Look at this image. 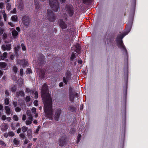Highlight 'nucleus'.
Listing matches in <instances>:
<instances>
[{"label": "nucleus", "mask_w": 148, "mask_h": 148, "mask_svg": "<svg viewBox=\"0 0 148 148\" xmlns=\"http://www.w3.org/2000/svg\"><path fill=\"white\" fill-rule=\"evenodd\" d=\"M41 96L44 105V111L47 117L51 119L53 111L52 107V101L48 90L47 86L45 84H44L41 88Z\"/></svg>", "instance_id": "f257e3e1"}, {"label": "nucleus", "mask_w": 148, "mask_h": 148, "mask_svg": "<svg viewBox=\"0 0 148 148\" xmlns=\"http://www.w3.org/2000/svg\"><path fill=\"white\" fill-rule=\"evenodd\" d=\"M131 25L127 27L126 29L125 32L121 35L118 36L116 40L117 46L118 47L123 51L124 55L126 56L127 58H128L127 51L125 46L123 45L122 39L130 32L131 29Z\"/></svg>", "instance_id": "f03ea898"}, {"label": "nucleus", "mask_w": 148, "mask_h": 148, "mask_svg": "<svg viewBox=\"0 0 148 148\" xmlns=\"http://www.w3.org/2000/svg\"><path fill=\"white\" fill-rule=\"evenodd\" d=\"M46 19L52 22H54L55 21L56 19L55 16L51 9H49L47 10V14Z\"/></svg>", "instance_id": "7ed1b4c3"}, {"label": "nucleus", "mask_w": 148, "mask_h": 148, "mask_svg": "<svg viewBox=\"0 0 148 148\" xmlns=\"http://www.w3.org/2000/svg\"><path fill=\"white\" fill-rule=\"evenodd\" d=\"M49 3L51 6L55 11H57L59 9L57 0H50Z\"/></svg>", "instance_id": "20e7f679"}, {"label": "nucleus", "mask_w": 148, "mask_h": 148, "mask_svg": "<svg viewBox=\"0 0 148 148\" xmlns=\"http://www.w3.org/2000/svg\"><path fill=\"white\" fill-rule=\"evenodd\" d=\"M30 112L29 110H27V115L29 116L28 117V119L26 121V124L27 125L30 124L32 123V121L33 117L31 115V114H29Z\"/></svg>", "instance_id": "39448f33"}, {"label": "nucleus", "mask_w": 148, "mask_h": 148, "mask_svg": "<svg viewBox=\"0 0 148 148\" xmlns=\"http://www.w3.org/2000/svg\"><path fill=\"white\" fill-rule=\"evenodd\" d=\"M23 23L26 26H28L29 23V19L27 16H24L23 18Z\"/></svg>", "instance_id": "423d86ee"}, {"label": "nucleus", "mask_w": 148, "mask_h": 148, "mask_svg": "<svg viewBox=\"0 0 148 148\" xmlns=\"http://www.w3.org/2000/svg\"><path fill=\"white\" fill-rule=\"evenodd\" d=\"M61 111V110L60 109H58L56 110L55 114L54 119L56 121H58Z\"/></svg>", "instance_id": "0eeeda50"}, {"label": "nucleus", "mask_w": 148, "mask_h": 148, "mask_svg": "<svg viewBox=\"0 0 148 148\" xmlns=\"http://www.w3.org/2000/svg\"><path fill=\"white\" fill-rule=\"evenodd\" d=\"M59 24L61 28L65 29L67 28V25L62 19H60L59 21Z\"/></svg>", "instance_id": "6e6552de"}, {"label": "nucleus", "mask_w": 148, "mask_h": 148, "mask_svg": "<svg viewBox=\"0 0 148 148\" xmlns=\"http://www.w3.org/2000/svg\"><path fill=\"white\" fill-rule=\"evenodd\" d=\"M17 63L18 64L22 65L23 67L25 66L28 64L27 62L25 60H18Z\"/></svg>", "instance_id": "1a4fd4ad"}, {"label": "nucleus", "mask_w": 148, "mask_h": 148, "mask_svg": "<svg viewBox=\"0 0 148 148\" xmlns=\"http://www.w3.org/2000/svg\"><path fill=\"white\" fill-rule=\"evenodd\" d=\"M11 45L9 44H7L6 45H3L1 46V49L4 51L5 50L9 51L11 49Z\"/></svg>", "instance_id": "9d476101"}, {"label": "nucleus", "mask_w": 148, "mask_h": 148, "mask_svg": "<svg viewBox=\"0 0 148 148\" xmlns=\"http://www.w3.org/2000/svg\"><path fill=\"white\" fill-rule=\"evenodd\" d=\"M66 10L70 16H72L73 14V10L71 6H66Z\"/></svg>", "instance_id": "9b49d317"}, {"label": "nucleus", "mask_w": 148, "mask_h": 148, "mask_svg": "<svg viewBox=\"0 0 148 148\" xmlns=\"http://www.w3.org/2000/svg\"><path fill=\"white\" fill-rule=\"evenodd\" d=\"M7 66V64L4 62H0V68L2 69L6 70V67Z\"/></svg>", "instance_id": "f8f14e48"}, {"label": "nucleus", "mask_w": 148, "mask_h": 148, "mask_svg": "<svg viewBox=\"0 0 148 148\" xmlns=\"http://www.w3.org/2000/svg\"><path fill=\"white\" fill-rule=\"evenodd\" d=\"M27 137L30 139L32 138V131L31 129H29L27 130Z\"/></svg>", "instance_id": "ddd939ff"}, {"label": "nucleus", "mask_w": 148, "mask_h": 148, "mask_svg": "<svg viewBox=\"0 0 148 148\" xmlns=\"http://www.w3.org/2000/svg\"><path fill=\"white\" fill-rule=\"evenodd\" d=\"M5 110L6 114H7L9 115L12 113V111L10 110L8 106H5Z\"/></svg>", "instance_id": "4468645a"}, {"label": "nucleus", "mask_w": 148, "mask_h": 148, "mask_svg": "<svg viewBox=\"0 0 148 148\" xmlns=\"http://www.w3.org/2000/svg\"><path fill=\"white\" fill-rule=\"evenodd\" d=\"M17 6H18V7L20 9H23V6L22 2L21 0H20L18 2Z\"/></svg>", "instance_id": "2eb2a0df"}, {"label": "nucleus", "mask_w": 148, "mask_h": 148, "mask_svg": "<svg viewBox=\"0 0 148 148\" xmlns=\"http://www.w3.org/2000/svg\"><path fill=\"white\" fill-rule=\"evenodd\" d=\"M14 145L15 146H18L20 145V141L17 138H15L13 140Z\"/></svg>", "instance_id": "dca6fc26"}, {"label": "nucleus", "mask_w": 148, "mask_h": 148, "mask_svg": "<svg viewBox=\"0 0 148 148\" xmlns=\"http://www.w3.org/2000/svg\"><path fill=\"white\" fill-rule=\"evenodd\" d=\"M77 95V94L75 93L70 92L69 97L70 100L71 101H73L74 98V95Z\"/></svg>", "instance_id": "f3484780"}, {"label": "nucleus", "mask_w": 148, "mask_h": 148, "mask_svg": "<svg viewBox=\"0 0 148 148\" xmlns=\"http://www.w3.org/2000/svg\"><path fill=\"white\" fill-rule=\"evenodd\" d=\"M7 54L6 52H4L3 53V54L1 55L0 57L1 59L2 60H4L7 58Z\"/></svg>", "instance_id": "a211bd4d"}, {"label": "nucleus", "mask_w": 148, "mask_h": 148, "mask_svg": "<svg viewBox=\"0 0 148 148\" xmlns=\"http://www.w3.org/2000/svg\"><path fill=\"white\" fill-rule=\"evenodd\" d=\"M66 74L67 75L66 78L65 79V78H64L63 81L64 83L65 84H66L67 83V79L70 75V72H69L68 73H66Z\"/></svg>", "instance_id": "6ab92c4d"}, {"label": "nucleus", "mask_w": 148, "mask_h": 148, "mask_svg": "<svg viewBox=\"0 0 148 148\" xmlns=\"http://www.w3.org/2000/svg\"><path fill=\"white\" fill-rule=\"evenodd\" d=\"M12 34L13 37L16 38L18 35V32L16 30L14 29L12 31Z\"/></svg>", "instance_id": "aec40b11"}, {"label": "nucleus", "mask_w": 148, "mask_h": 148, "mask_svg": "<svg viewBox=\"0 0 148 148\" xmlns=\"http://www.w3.org/2000/svg\"><path fill=\"white\" fill-rule=\"evenodd\" d=\"M11 19L13 21L17 22L18 21V18L16 16L14 15L11 17Z\"/></svg>", "instance_id": "412c9836"}, {"label": "nucleus", "mask_w": 148, "mask_h": 148, "mask_svg": "<svg viewBox=\"0 0 148 148\" xmlns=\"http://www.w3.org/2000/svg\"><path fill=\"white\" fill-rule=\"evenodd\" d=\"M38 73L40 75L41 77H43L44 76V72L42 70L39 69L38 71Z\"/></svg>", "instance_id": "4be33fe9"}, {"label": "nucleus", "mask_w": 148, "mask_h": 148, "mask_svg": "<svg viewBox=\"0 0 148 148\" xmlns=\"http://www.w3.org/2000/svg\"><path fill=\"white\" fill-rule=\"evenodd\" d=\"M8 128V126L6 124H4L2 126V129L3 130H7Z\"/></svg>", "instance_id": "5701e85b"}, {"label": "nucleus", "mask_w": 148, "mask_h": 148, "mask_svg": "<svg viewBox=\"0 0 148 148\" xmlns=\"http://www.w3.org/2000/svg\"><path fill=\"white\" fill-rule=\"evenodd\" d=\"M12 70L14 73H16L18 69L16 66H14L13 67Z\"/></svg>", "instance_id": "b1692460"}, {"label": "nucleus", "mask_w": 148, "mask_h": 148, "mask_svg": "<svg viewBox=\"0 0 148 148\" xmlns=\"http://www.w3.org/2000/svg\"><path fill=\"white\" fill-rule=\"evenodd\" d=\"M2 14L3 15V17L4 20L5 21H6L7 20V15L4 11L3 12Z\"/></svg>", "instance_id": "393cba45"}, {"label": "nucleus", "mask_w": 148, "mask_h": 148, "mask_svg": "<svg viewBox=\"0 0 148 148\" xmlns=\"http://www.w3.org/2000/svg\"><path fill=\"white\" fill-rule=\"evenodd\" d=\"M77 56V54H73L71 56V60H73L75 58H76Z\"/></svg>", "instance_id": "a878e982"}, {"label": "nucleus", "mask_w": 148, "mask_h": 148, "mask_svg": "<svg viewBox=\"0 0 148 148\" xmlns=\"http://www.w3.org/2000/svg\"><path fill=\"white\" fill-rule=\"evenodd\" d=\"M21 47L23 51H25L26 49V47L23 43L21 44Z\"/></svg>", "instance_id": "bb28decb"}, {"label": "nucleus", "mask_w": 148, "mask_h": 148, "mask_svg": "<svg viewBox=\"0 0 148 148\" xmlns=\"http://www.w3.org/2000/svg\"><path fill=\"white\" fill-rule=\"evenodd\" d=\"M20 45H18L16 47H15V53H16V51H18L20 49Z\"/></svg>", "instance_id": "cd10ccee"}, {"label": "nucleus", "mask_w": 148, "mask_h": 148, "mask_svg": "<svg viewBox=\"0 0 148 148\" xmlns=\"http://www.w3.org/2000/svg\"><path fill=\"white\" fill-rule=\"evenodd\" d=\"M22 130L23 132H25L27 130V127L26 126H23L22 127Z\"/></svg>", "instance_id": "c85d7f7f"}, {"label": "nucleus", "mask_w": 148, "mask_h": 148, "mask_svg": "<svg viewBox=\"0 0 148 148\" xmlns=\"http://www.w3.org/2000/svg\"><path fill=\"white\" fill-rule=\"evenodd\" d=\"M13 119L15 121H18V118L16 115H14L13 117Z\"/></svg>", "instance_id": "c756f323"}, {"label": "nucleus", "mask_w": 148, "mask_h": 148, "mask_svg": "<svg viewBox=\"0 0 148 148\" xmlns=\"http://www.w3.org/2000/svg\"><path fill=\"white\" fill-rule=\"evenodd\" d=\"M26 91L27 92H30V93H33L34 92L32 90H30V89L28 88H27L26 89Z\"/></svg>", "instance_id": "7c9ffc66"}, {"label": "nucleus", "mask_w": 148, "mask_h": 148, "mask_svg": "<svg viewBox=\"0 0 148 148\" xmlns=\"http://www.w3.org/2000/svg\"><path fill=\"white\" fill-rule=\"evenodd\" d=\"M35 8L37 9H38L40 8L39 4L38 3L35 2Z\"/></svg>", "instance_id": "2f4dec72"}, {"label": "nucleus", "mask_w": 148, "mask_h": 148, "mask_svg": "<svg viewBox=\"0 0 148 148\" xmlns=\"http://www.w3.org/2000/svg\"><path fill=\"white\" fill-rule=\"evenodd\" d=\"M17 94L18 95H20L22 96H23L24 95V92L23 91H21L20 92H19L18 93H17Z\"/></svg>", "instance_id": "473e14b6"}, {"label": "nucleus", "mask_w": 148, "mask_h": 148, "mask_svg": "<svg viewBox=\"0 0 148 148\" xmlns=\"http://www.w3.org/2000/svg\"><path fill=\"white\" fill-rule=\"evenodd\" d=\"M5 105H8L9 103V100L8 98H6L5 99Z\"/></svg>", "instance_id": "72a5a7b5"}, {"label": "nucleus", "mask_w": 148, "mask_h": 148, "mask_svg": "<svg viewBox=\"0 0 148 148\" xmlns=\"http://www.w3.org/2000/svg\"><path fill=\"white\" fill-rule=\"evenodd\" d=\"M9 136H14V134L13 132H9L8 133Z\"/></svg>", "instance_id": "f704fd0d"}, {"label": "nucleus", "mask_w": 148, "mask_h": 148, "mask_svg": "<svg viewBox=\"0 0 148 148\" xmlns=\"http://www.w3.org/2000/svg\"><path fill=\"white\" fill-rule=\"evenodd\" d=\"M4 7V3H0V8L2 9Z\"/></svg>", "instance_id": "c9c22d12"}, {"label": "nucleus", "mask_w": 148, "mask_h": 148, "mask_svg": "<svg viewBox=\"0 0 148 148\" xmlns=\"http://www.w3.org/2000/svg\"><path fill=\"white\" fill-rule=\"evenodd\" d=\"M1 119L3 120H5L6 119V116L5 115H3L1 117Z\"/></svg>", "instance_id": "e433bc0d"}, {"label": "nucleus", "mask_w": 148, "mask_h": 148, "mask_svg": "<svg viewBox=\"0 0 148 148\" xmlns=\"http://www.w3.org/2000/svg\"><path fill=\"white\" fill-rule=\"evenodd\" d=\"M68 108L69 110H71V111H73L75 110L74 108L73 107H71V106H69Z\"/></svg>", "instance_id": "4c0bfd02"}, {"label": "nucleus", "mask_w": 148, "mask_h": 148, "mask_svg": "<svg viewBox=\"0 0 148 148\" xmlns=\"http://www.w3.org/2000/svg\"><path fill=\"white\" fill-rule=\"evenodd\" d=\"M4 31V29L3 28L0 27V34H2Z\"/></svg>", "instance_id": "58836bf2"}, {"label": "nucleus", "mask_w": 148, "mask_h": 148, "mask_svg": "<svg viewBox=\"0 0 148 148\" xmlns=\"http://www.w3.org/2000/svg\"><path fill=\"white\" fill-rule=\"evenodd\" d=\"M16 87L15 86L12 87L11 88V91L12 92H14L16 91Z\"/></svg>", "instance_id": "ea45409f"}, {"label": "nucleus", "mask_w": 148, "mask_h": 148, "mask_svg": "<svg viewBox=\"0 0 148 148\" xmlns=\"http://www.w3.org/2000/svg\"><path fill=\"white\" fill-rule=\"evenodd\" d=\"M21 110V109L18 107L16 108L15 109V110L16 112H19Z\"/></svg>", "instance_id": "a19ab883"}, {"label": "nucleus", "mask_w": 148, "mask_h": 148, "mask_svg": "<svg viewBox=\"0 0 148 148\" xmlns=\"http://www.w3.org/2000/svg\"><path fill=\"white\" fill-rule=\"evenodd\" d=\"M32 112L35 113L36 112V108H33L32 109Z\"/></svg>", "instance_id": "79ce46f5"}, {"label": "nucleus", "mask_w": 148, "mask_h": 148, "mask_svg": "<svg viewBox=\"0 0 148 148\" xmlns=\"http://www.w3.org/2000/svg\"><path fill=\"white\" fill-rule=\"evenodd\" d=\"M34 103L35 106H37L38 105V101L37 100H35L34 102Z\"/></svg>", "instance_id": "37998d69"}, {"label": "nucleus", "mask_w": 148, "mask_h": 148, "mask_svg": "<svg viewBox=\"0 0 148 148\" xmlns=\"http://www.w3.org/2000/svg\"><path fill=\"white\" fill-rule=\"evenodd\" d=\"M34 95H35V99H36L38 97V92H35L34 93Z\"/></svg>", "instance_id": "c03bdc74"}, {"label": "nucleus", "mask_w": 148, "mask_h": 148, "mask_svg": "<svg viewBox=\"0 0 148 148\" xmlns=\"http://www.w3.org/2000/svg\"><path fill=\"white\" fill-rule=\"evenodd\" d=\"M0 145H2L4 146H5V144L4 143L3 141L1 140H0Z\"/></svg>", "instance_id": "a18cd8bd"}, {"label": "nucleus", "mask_w": 148, "mask_h": 148, "mask_svg": "<svg viewBox=\"0 0 148 148\" xmlns=\"http://www.w3.org/2000/svg\"><path fill=\"white\" fill-rule=\"evenodd\" d=\"M81 137V135L80 134H78L77 136V140L78 142H79L80 140V138Z\"/></svg>", "instance_id": "49530a36"}, {"label": "nucleus", "mask_w": 148, "mask_h": 148, "mask_svg": "<svg viewBox=\"0 0 148 148\" xmlns=\"http://www.w3.org/2000/svg\"><path fill=\"white\" fill-rule=\"evenodd\" d=\"M7 36V34L5 33H4L3 35V39H5L6 38V37Z\"/></svg>", "instance_id": "de8ad7c7"}, {"label": "nucleus", "mask_w": 148, "mask_h": 148, "mask_svg": "<svg viewBox=\"0 0 148 148\" xmlns=\"http://www.w3.org/2000/svg\"><path fill=\"white\" fill-rule=\"evenodd\" d=\"M8 24L10 25L11 27H14V24L11 22H8Z\"/></svg>", "instance_id": "09e8293b"}, {"label": "nucleus", "mask_w": 148, "mask_h": 148, "mask_svg": "<svg viewBox=\"0 0 148 148\" xmlns=\"http://www.w3.org/2000/svg\"><path fill=\"white\" fill-rule=\"evenodd\" d=\"M10 5L9 3H8L7 6V8L9 10H10Z\"/></svg>", "instance_id": "8fccbe9b"}, {"label": "nucleus", "mask_w": 148, "mask_h": 148, "mask_svg": "<svg viewBox=\"0 0 148 148\" xmlns=\"http://www.w3.org/2000/svg\"><path fill=\"white\" fill-rule=\"evenodd\" d=\"M12 14H15L16 13V10L15 8H14L13 10L11 12Z\"/></svg>", "instance_id": "3c124183"}, {"label": "nucleus", "mask_w": 148, "mask_h": 148, "mask_svg": "<svg viewBox=\"0 0 148 148\" xmlns=\"http://www.w3.org/2000/svg\"><path fill=\"white\" fill-rule=\"evenodd\" d=\"M26 119V116L25 114H23L22 117V120H25Z\"/></svg>", "instance_id": "603ef678"}, {"label": "nucleus", "mask_w": 148, "mask_h": 148, "mask_svg": "<svg viewBox=\"0 0 148 148\" xmlns=\"http://www.w3.org/2000/svg\"><path fill=\"white\" fill-rule=\"evenodd\" d=\"M27 73H31V70L30 69H28L27 71Z\"/></svg>", "instance_id": "864d4df0"}, {"label": "nucleus", "mask_w": 148, "mask_h": 148, "mask_svg": "<svg viewBox=\"0 0 148 148\" xmlns=\"http://www.w3.org/2000/svg\"><path fill=\"white\" fill-rule=\"evenodd\" d=\"M20 136L23 138H24L25 137V135L23 134H20Z\"/></svg>", "instance_id": "5fc2aeb1"}, {"label": "nucleus", "mask_w": 148, "mask_h": 148, "mask_svg": "<svg viewBox=\"0 0 148 148\" xmlns=\"http://www.w3.org/2000/svg\"><path fill=\"white\" fill-rule=\"evenodd\" d=\"M30 97H28V96L26 98V100L27 101H29L30 100Z\"/></svg>", "instance_id": "6e6d98bb"}, {"label": "nucleus", "mask_w": 148, "mask_h": 148, "mask_svg": "<svg viewBox=\"0 0 148 148\" xmlns=\"http://www.w3.org/2000/svg\"><path fill=\"white\" fill-rule=\"evenodd\" d=\"M20 73L21 76H22L23 74V70L22 69H21L20 70Z\"/></svg>", "instance_id": "4d7b16f0"}, {"label": "nucleus", "mask_w": 148, "mask_h": 148, "mask_svg": "<svg viewBox=\"0 0 148 148\" xmlns=\"http://www.w3.org/2000/svg\"><path fill=\"white\" fill-rule=\"evenodd\" d=\"M9 135L7 133H5L4 134V137H5L6 138H7L8 136Z\"/></svg>", "instance_id": "13d9d810"}, {"label": "nucleus", "mask_w": 148, "mask_h": 148, "mask_svg": "<svg viewBox=\"0 0 148 148\" xmlns=\"http://www.w3.org/2000/svg\"><path fill=\"white\" fill-rule=\"evenodd\" d=\"M3 74V73L2 71L0 70V78L2 76Z\"/></svg>", "instance_id": "bf43d9fd"}, {"label": "nucleus", "mask_w": 148, "mask_h": 148, "mask_svg": "<svg viewBox=\"0 0 148 148\" xmlns=\"http://www.w3.org/2000/svg\"><path fill=\"white\" fill-rule=\"evenodd\" d=\"M6 119L7 121H10V120H11V118L10 117H8Z\"/></svg>", "instance_id": "052dcab7"}, {"label": "nucleus", "mask_w": 148, "mask_h": 148, "mask_svg": "<svg viewBox=\"0 0 148 148\" xmlns=\"http://www.w3.org/2000/svg\"><path fill=\"white\" fill-rule=\"evenodd\" d=\"M4 25V24L3 22H0V26L1 27H2Z\"/></svg>", "instance_id": "680f3d73"}, {"label": "nucleus", "mask_w": 148, "mask_h": 148, "mask_svg": "<svg viewBox=\"0 0 148 148\" xmlns=\"http://www.w3.org/2000/svg\"><path fill=\"white\" fill-rule=\"evenodd\" d=\"M29 142V141L28 140H25L24 143L25 144H27Z\"/></svg>", "instance_id": "e2e57ef3"}, {"label": "nucleus", "mask_w": 148, "mask_h": 148, "mask_svg": "<svg viewBox=\"0 0 148 148\" xmlns=\"http://www.w3.org/2000/svg\"><path fill=\"white\" fill-rule=\"evenodd\" d=\"M77 45H78V47H77V51H79L80 49V47L79 46V44H77Z\"/></svg>", "instance_id": "0e129e2a"}, {"label": "nucleus", "mask_w": 148, "mask_h": 148, "mask_svg": "<svg viewBox=\"0 0 148 148\" xmlns=\"http://www.w3.org/2000/svg\"><path fill=\"white\" fill-rule=\"evenodd\" d=\"M10 58L12 60H13L14 58V56L13 55H11Z\"/></svg>", "instance_id": "69168bd1"}, {"label": "nucleus", "mask_w": 148, "mask_h": 148, "mask_svg": "<svg viewBox=\"0 0 148 148\" xmlns=\"http://www.w3.org/2000/svg\"><path fill=\"white\" fill-rule=\"evenodd\" d=\"M21 129L20 128H19L17 130V133L19 134L21 132Z\"/></svg>", "instance_id": "338daca9"}, {"label": "nucleus", "mask_w": 148, "mask_h": 148, "mask_svg": "<svg viewBox=\"0 0 148 148\" xmlns=\"http://www.w3.org/2000/svg\"><path fill=\"white\" fill-rule=\"evenodd\" d=\"M40 128V127L39 126H38V128L36 130V133H37L39 131V129Z\"/></svg>", "instance_id": "774afa93"}]
</instances>
